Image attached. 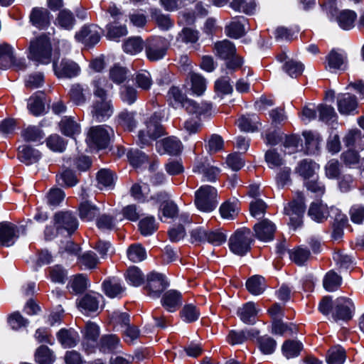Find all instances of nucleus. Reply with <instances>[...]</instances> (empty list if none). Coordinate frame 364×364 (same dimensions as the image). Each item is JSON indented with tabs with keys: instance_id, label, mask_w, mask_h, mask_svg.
<instances>
[{
	"instance_id": "obj_1",
	"label": "nucleus",
	"mask_w": 364,
	"mask_h": 364,
	"mask_svg": "<svg viewBox=\"0 0 364 364\" xmlns=\"http://www.w3.org/2000/svg\"><path fill=\"white\" fill-rule=\"evenodd\" d=\"M92 84L94 95L98 97L99 100L93 103L91 113L92 117L97 121L103 122L112 114L110 101L107 99V92L112 88V85L101 77L93 80Z\"/></svg>"
},
{
	"instance_id": "obj_2",
	"label": "nucleus",
	"mask_w": 364,
	"mask_h": 364,
	"mask_svg": "<svg viewBox=\"0 0 364 364\" xmlns=\"http://www.w3.org/2000/svg\"><path fill=\"white\" fill-rule=\"evenodd\" d=\"M52 47L49 38L41 36L30 42L28 58L38 63L48 65L51 62Z\"/></svg>"
},
{
	"instance_id": "obj_3",
	"label": "nucleus",
	"mask_w": 364,
	"mask_h": 364,
	"mask_svg": "<svg viewBox=\"0 0 364 364\" xmlns=\"http://www.w3.org/2000/svg\"><path fill=\"white\" fill-rule=\"evenodd\" d=\"M114 135V130L109 126H94L87 132L86 142L91 149H103L108 146Z\"/></svg>"
},
{
	"instance_id": "obj_4",
	"label": "nucleus",
	"mask_w": 364,
	"mask_h": 364,
	"mask_svg": "<svg viewBox=\"0 0 364 364\" xmlns=\"http://www.w3.org/2000/svg\"><path fill=\"white\" fill-rule=\"evenodd\" d=\"M217 190L208 185L202 186L195 193V205L203 212H211L218 205Z\"/></svg>"
},
{
	"instance_id": "obj_5",
	"label": "nucleus",
	"mask_w": 364,
	"mask_h": 364,
	"mask_svg": "<svg viewBox=\"0 0 364 364\" xmlns=\"http://www.w3.org/2000/svg\"><path fill=\"white\" fill-rule=\"evenodd\" d=\"M252 235L250 229L243 228L237 230L229 240L230 250L235 255L242 256L250 249Z\"/></svg>"
},
{
	"instance_id": "obj_6",
	"label": "nucleus",
	"mask_w": 364,
	"mask_h": 364,
	"mask_svg": "<svg viewBox=\"0 0 364 364\" xmlns=\"http://www.w3.org/2000/svg\"><path fill=\"white\" fill-rule=\"evenodd\" d=\"M163 128L159 124V117L154 114L146 122V127L139 132V141L141 146H147L163 134Z\"/></svg>"
},
{
	"instance_id": "obj_7",
	"label": "nucleus",
	"mask_w": 364,
	"mask_h": 364,
	"mask_svg": "<svg viewBox=\"0 0 364 364\" xmlns=\"http://www.w3.org/2000/svg\"><path fill=\"white\" fill-rule=\"evenodd\" d=\"M169 43L164 38L155 37L149 39L145 47L147 58L151 61L162 59L166 55Z\"/></svg>"
},
{
	"instance_id": "obj_8",
	"label": "nucleus",
	"mask_w": 364,
	"mask_h": 364,
	"mask_svg": "<svg viewBox=\"0 0 364 364\" xmlns=\"http://www.w3.org/2000/svg\"><path fill=\"white\" fill-rule=\"evenodd\" d=\"M355 311L352 301L346 297H338L333 303L332 315L335 320L348 321Z\"/></svg>"
},
{
	"instance_id": "obj_9",
	"label": "nucleus",
	"mask_w": 364,
	"mask_h": 364,
	"mask_svg": "<svg viewBox=\"0 0 364 364\" xmlns=\"http://www.w3.org/2000/svg\"><path fill=\"white\" fill-rule=\"evenodd\" d=\"M55 225L57 232H67L68 235L73 233L78 228V221L76 217L70 212H60L55 215Z\"/></svg>"
},
{
	"instance_id": "obj_10",
	"label": "nucleus",
	"mask_w": 364,
	"mask_h": 364,
	"mask_svg": "<svg viewBox=\"0 0 364 364\" xmlns=\"http://www.w3.org/2000/svg\"><path fill=\"white\" fill-rule=\"evenodd\" d=\"M168 286V283L162 274L152 272L147 276V283L145 288L148 295L151 298H159Z\"/></svg>"
},
{
	"instance_id": "obj_11",
	"label": "nucleus",
	"mask_w": 364,
	"mask_h": 364,
	"mask_svg": "<svg viewBox=\"0 0 364 364\" xmlns=\"http://www.w3.org/2000/svg\"><path fill=\"white\" fill-rule=\"evenodd\" d=\"M18 227L7 221L0 223V245L10 247L13 245L18 239Z\"/></svg>"
},
{
	"instance_id": "obj_12",
	"label": "nucleus",
	"mask_w": 364,
	"mask_h": 364,
	"mask_svg": "<svg viewBox=\"0 0 364 364\" xmlns=\"http://www.w3.org/2000/svg\"><path fill=\"white\" fill-rule=\"evenodd\" d=\"M53 70L58 77H74L80 74L79 65L73 60L63 59L59 65L54 60Z\"/></svg>"
},
{
	"instance_id": "obj_13",
	"label": "nucleus",
	"mask_w": 364,
	"mask_h": 364,
	"mask_svg": "<svg viewBox=\"0 0 364 364\" xmlns=\"http://www.w3.org/2000/svg\"><path fill=\"white\" fill-rule=\"evenodd\" d=\"M284 212L289 215L290 225L294 230L301 225L305 205L302 200L292 201L284 208Z\"/></svg>"
},
{
	"instance_id": "obj_14",
	"label": "nucleus",
	"mask_w": 364,
	"mask_h": 364,
	"mask_svg": "<svg viewBox=\"0 0 364 364\" xmlns=\"http://www.w3.org/2000/svg\"><path fill=\"white\" fill-rule=\"evenodd\" d=\"M75 37L77 41L85 46H94L100 39V28L95 25L85 26L75 34Z\"/></svg>"
},
{
	"instance_id": "obj_15",
	"label": "nucleus",
	"mask_w": 364,
	"mask_h": 364,
	"mask_svg": "<svg viewBox=\"0 0 364 364\" xmlns=\"http://www.w3.org/2000/svg\"><path fill=\"white\" fill-rule=\"evenodd\" d=\"M347 67V55L343 51L332 50L326 56V68L331 72L344 70Z\"/></svg>"
},
{
	"instance_id": "obj_16",
	"label": "nucleus",
	"mask_w": 364,
	"mask_h": 364,
	"mask_svg": "<svg viewBox=\"0 0 364 364\" xmlns=\"http://www.w3.org/2000/svg\"><path fill=\"white\" fill-rule=\"evenodd\" d=\"M255 237L264 242H268L274 238L276 230L275 225L269 220L264 219L254 225Z\"/></svg>"
},
{
	"instance_id": "obj_17",
	"label": "nucleus",
	"mask_w": 364,
	"mask_h": 364,
	"mask_svg": "<svg viewBox=\"0 0 364 364\" xmlns=\"http://www.w3.org/2000/svg\"><path fill=\"white\" fill-rule=\"evenodd\" d=\"M156 147L160 154L176 155L181 151L182 144L177 138L171 136L157 141Z\"/></svg>"
},
{
	"instance_id": "obj_18",
	"label": "nucleus",
	"mask_w": 364,
	"mask_h": 364,
	"mask_svg": "<svg viewBox=\"0 0 364 364\" xmlns=\"http://www.w3.org/2000/svg\"><path fill=\"white\" fill-rule=\"evenodd\" d=\"M100 336V328L99 326L92 322H88L85 325V328L83 331V341L82 346L86 351L91 352V349L93 348L97 344V339Z\"/></svg>"
},
{
	"instance_id": "obj_19",
	"label": "nucleus",
	"mask_w": 364,
	"mask_h": 364,
	"mask_svg": "<svg viewBox=\"0 0 364 364\" xmlns=\"http://www.w3.org/2000/svg\"><path fill=\"white\" fill-rule=\"evenodd\" d=\"M102 299V296L100 294L94 292L87 294L79 300L77 306L82 313L86 314L95 312L99 309Z\"/></svg>"
},
{
	"instance_id": "obj_20",
	"label": "nucleus",
	"mask_w": 364,
	"mask_h": 364,
	"mask_svg": "<svg viewBox=\"0 0 364 364\" xmlns=\"http://www.w3.org/2000/svg\"><path fill=\"white\" fill-rule=\"evenodd\" d=\"M338 109L341 114H353L358 106L355 96L349 93L341 94L338 97Z\"/></svg>"
},
{
	"instance_id": "obj_21",
	"label": "nucleus",
	"mask_w": 364,
	"mask_h": 364,
	"mask_svg": "<svg viewBox=\"0 0 364 364\" xmlns=\"http://www.w3.org/2000/svg\"><path fill=\"white\" fill-rule=\"evenodd\" d=\"M181 303V294L176 290H169L165 292L161 299L162 306L169 312L176 311Z\"/></svg>"
},
{
	"instance_id": "obj_22",
	"label": "nucleus",
	"mask_w": 364,
	"mask_h": 364,
	"mask_svg": "<svg viewBox=\"0 0 364 364\" xmlns=\"http://www.w3.org/2000/svg\"><path fill=\"white\" fill-rule=\"evenodd\" d=\"M259 311L258 307L253 302H247L237 311V314L242 322L252 325L256 321V316Z\"/></svg>"
},
{
	"instance_id": "obj_23",
	"label": "nucleus",
	"mask_w": 364,
	"mask_h": 364,
	"mask_svg": "<svg viewBox=\"0 0 364 364\" xmlns=\"http://www.w3.org/2000/svg\"><path fill=\"white\" fill-rule=\"evenodd\" d=\"M41 157V153L28 145H22L18 149V159L26 165L36 163Z\"/></svg>"
},
{
	"instance_id": "obj_24",
	"label": "nucleus",
	"mask_w": 364,
	"mask_h": 364,
	"mask_svg": "<svg viewBox=\"0 0 364 364\" xmlns=\"http://www.w3.org/2000/svg\"><path fill=\"white\" fill-rule=\"evenodd\" d=\"M246 18L243 16L236 17L225 26L227 36L232 38H239L245 34V24Z\"/></svg>"
},
{
	"instance_id": "obj_25",
	"label": "nucleus",
	"mask_w": 364,
	"mask_h": 364,
	"mask_svg": "<svg viewBox=\"0 0 364 364\" xmlns=\"http://www.w3.org/2000/svg\"><path fill=\"white\" fill-rule=\"evenodd\" d=\"M308 214L312 220L318 223H321L327 219L329 215V210L326 204H323L321 201L317 200L311 203Z\"/></svg>"
},
{
	"instance_id": "obj_26",
	"label": "nucleus",
	"mask_w": 364,
	"mask_h": 364,
	"mask_svg": "<svg viewBox=\"0 0 364 364\" xmlns=\"http://www.w3.org/2000/svg\"><path fill=\"white\" fill-rule=\"evenodd\" d=\"M335 18L340 28L348 31L354 27L357 14L352 10L345 9L339 11Z\"/></svg>"
},
{
	"instance_id": "obj_27",
	"label": "nucleus",
	"mask_w": 364,
	"mask_h": 364,
	"mask_svg": "<svg viewBox=\"0 0 364 364\" xmlns=\"http://www.w3.org/2000/svg\"><path fill=\"white\" fill-rule=\"evenodd\" d=\"M59 127L63 134L72 138L81 132L80 125L71 117H63L59 123Z\"/></svg>"
},
{
	"instance_id": "obj_28",
	"label": "nucleus",
	"mask_w": 364,
	"mask_h": 364,
	"mask_svg": "<svg viewBox=\"0 0 364 364\" xmlns=\"http://www.w3.org/2000/svg\"><path fill=\"white\" fill-rule=\"evenodd\" d=\"M30 18L35 26L39 28H44L50 23V13L46 9L35 8L31 14Z\"/></svg>"
},
{
	"instance_id": "obj_29",
	"label": "nucleus",
	"mask_w": 364,
	"mask_h": 364,
	"mask_svg": "<svg viewBox=\"0 0 364 364\" xmlns=\"http://www.w3.org/2000/svg\"><path fill=\"white\" fill-rule=\"evenodd\" d=\"M102 286L105 294L110 298L121 296L124 291L121 281L115 277L105 280Z\"/></svg>"
},
{
	"instance_id": "obj_30",
	"label": "nucleus",
	"mask_w": 364,
	"mask_h": 364,
	"mask_svg": "<svg viewBox=\"0 0 364 364\" xmlns=\"http://www.w3.org/2000/svg\"><path fill=\"white\" fill-rule=\"evenodd\" d=\"M188 112L196 114L197 117L209 114L212 106L208 102H202L198 104L192 100H186L183 104Z\"/></svg>"
},
{
	"instance_id": "obj_31",
	"label": "nucleus",
	"mask_w": 364,
	"mask_h": 364,
	"mask_svg": "<svg viewBox=\"0 0 364 364\" xmlns=\"http://www.w3.org/2000/svg\"><path fill=\"white\" fill-rule=\"evenodd\" d=\"M303 135L305 138V149L308 154H315L320 148L321 136L318 133L311 131L304 132Z\"/></svg>"
},
{
	"instance_id": "obj_32",
	"label": "nucleus",
	"mask_w": 364,
	"mask_h": 364,
	"mask_svg": "<svg viewBox=\"0 0 364 364\" xmlns=\"http://www.w3.org/2000/svg\"><path fill=\"white\" fill-rule=\"evenodd\" d=\"M99 214V208L89 201L81 203L79 206V216L83 221H92Z\"/></svg>"
},
{
	"instance_id": "obj_33",
	"label": "nucleus",
	"mask_w": 364,
	"mask_h": 364,
	"mask_svg": "<svg viewBox=\"0 0 364 364\" xmlns=\"http://www.w3.org/2000/svg\"><path fill=\"white\" fill-rule=\"evenodd\" d=\"M58 339L64 348H73L79 341L77 333L72 329H61L58 333Z\"/></svg>"
},
{
	"instance_id": "obj_34",
	"label": "nucleus",
	"mask_w": 364,
	"mask_h": 364,
	"mask_svg": "<svg viewBox=\"0 0 364 364\" xmlns=\"http://www.w3.org/2000/svg\"><path fill=\"white\" fill-rule=\"evenodd\" d=\"M235 45L228 40L215 44V54L222 59H229L235 54Z\"/></svg>"
},
{
	"instance_id": "obj_35",
	"label": "nucleus",
	"mask_w": 364,
	"mask_h": 364,
	"mask_svg": "<svg viewBox=\"0 0 364 364\" xmlns=\"http://www.w3.org/2000/svg\"><path fill=\"white\" fill-rule=\"evenodd\" d=\"M194 173L203 174L205 180L213 182L216 180L217 176L220 173V169L215 166L205 164L203 163H198L193 168Z\"/></svg>"
},
{
	"instance_id": "obj_36",
	"label": "nucleus",
	"mask_w": 364,
	"mask_h": 364,
	"mask_svg": "<svg viewBox=\"0 0 364 364\" xmlns=\"http://www.w3.org/2000/svg\"><path fill=\"white\" fill-rule=\"evenodd\" d=\"M346 358L345 349L341 346L331 348L326 354L328 364H343Z\"/></svg>"
},
{
	"instance_id": "obj_37",
	"label": "nucleus",
	"mask_w": 364,
	"mask_h": 364,
	"mask_svg": "<svg viewBox=\"0 0 364 364\" xmlns=\"http://www.w3.org/2000/svg\"><path fill=\"white\" fill-rule=\"evenodd\" d=\"M188 78L191 82V91L193 94L200 96L206 90V80L199 74L189 73Z\"/></svg>"
},
{
	"instance_id": "obj_38",
	"label": "nucleus",
	"mask_w": 364,
	"mask_h": 364,
	"mask_svg": "<svg viewBox=\"0 0 364 364\" xmlns=\"http://www.w3.org/2000/svg\"><path fill=\"white\" fill-rule=\"evenodd\" d=\"M43 97V94L42 92H37L28 99V109L33 115L38 116L43 113L45 106Z\"/></svg>"
},
{
	"instance_id": "obj_39",
	"label": "nucleus",
	"mask_w": 364,
	"mask_h": 364,
	"mask_svg": "<svg viewBox=\"0 0 364 364\" xmlns=\"http://www.w3.org/2000/svg\"><path fill=\"white\" fill-rule=\"evenodd\" d=\"M87 286V277L83 274H77L70 279L68 288L72 293L77 294L84 291Z\"/></svg>"
},
{
	"instance_id": "obj_40",
	"label": "nucleus",
	"mask_w": 364,
	"mask_h": 364,
	"mask_svg": "<svg viewBox=\"0 0 364 364\" xmlns=\"http://www.w3.org/2000/svg\"><path fill=\"white\" fill-rule=\"evenodd\" d=\"M237 124L242 131L253 132L257 129L258 117L256 114L242 116Z\"/></svg>"
},
{
	"instance_id": "obj_41",
	"label": "nucleus",
	"mask_w": 364,
	"mask_h": 364,
	"mask_svg": "<svg viewBox=\"0 0 364 364\" xmlns=\"http://www.w3.org/2000/svg\"><path fill=\"white\" fill-rule=\"evenodd\" d=\"M98 186L100 189H111L114 187L115 177L108 169H101L97 175Z\"/></svg>"
},
{
	"instance_id": "obj_42",
	"label": "nucleus",
	"mask_w": 364,
	"mask_h": 364,
	"mask_svg": "<svg viewBox=\"0 0 364 364\" xmlns=\"http://www.w3.org/2000/svg\"><path fill=\"white\" fill-rule=\"evenodd\" d=\"M318 168V165L315 162L304 159L299 164L296 171L304 178H309L314 176Z\"/></svg>"
},
{
	"instance_id": "obj_43",
	"label": "nucleus",
	"mask_w": 364,
	"mask_h": 364,
	"mask_svg": "<svg viewBox=\"0 0 364 364\" xmlns=\"http://www.w3.org/2000/svg\"><path fill=\"white\" fill-rule=\"evenodd\" d=\"M246 287L252 294H261L266 288L264 278L261 276L255 275L247 281Z\"/></svg>"
},
{
	"instance_id": "obj_44",
	"label": "nucleus",
	"mask_w": 364,
	"mask_h": 364,
	"mask_svg": "<svg viewBox=\"0 0 364 364\" xmlns=\"http://www.w3.org/2000/svg\"><path fill=\"white\" fill-rule=\"evenodd\" d=\"M55 21L57 25L66 30L72 29L75 22L73 14L68 9L60 11Z\"/></svg>"
},
{
	"instance_id": "obj_45",
	"label": "nucleus",
	"mask_w": 364,
	"mask_h": 364,
	"mask_svg": "<svg viewBox=\"0 0 364 364\" xmlns=\"http://www.w3.org/2000/svg\"><path fill=\"white\" fill-rule=\"evenodd\" d=\"M301 349V343L291 340L285 341L282 347L283 355L288 359L297 357L299 355Z\"/></svg>"
},
{
	"instance_id": "obj_46",
	"label": "nucleus",
	"mask_w": 364,
	"mask_h": 364,
	"mask_svg": "<svg viewBox=\"0 0 364 364\" xmlns=\"http://www.w3.org/2000/svg\"><path fill=\"white\" fill-rule=\"evenodd\" d=\"M117 124L124 129L132 131L136 125L134 113L127 110L121 112L117 117Z\"/></svg>"
},
{
	"instance_id": "obj_47",
	"label": "nucleus",
	"mask_w": 364,
	"mask_h": 364,
	"mask_svg": "<svg viewBox=\"0 0 364 364\" xmlns=\"http://www.w3.org/2000/svg\"><path fill=\"white\" fill-rule=\"evenodd\" d=\"M181 319L186 323H192L198 319L200 313L193 304H186L180 312Z\"/></svg>"
},
{
	"instance_id": "obj_48",
	"label": "nucleus",
	"mask_w": 364,
	"mask_h": 364,
	"mask_svg": "<svg viewBox=\"0 0 364 364\" xmlns=\"http://www.w3.org/2000/svg\"><path fill=\"white\" fill-rule=\"evenodd\" d=\"M257 344L260 351L265 355L273 353L277 347L276 341L267 335L258 337Z\"/></svg>"
},
{
	"instance_id": "obj_49",
	"label": "nucleus",
	"mask_w": 364,
	"mask_h": 364,
	"mask_svg": "<svg viewBox=\"0 0 364 364\" xmlns=\"http://www.w3.org/2000/svg\"><path fill=\"white\" fill-rule=\"evenodd\" d=\"M14 61V53L11 46L0 44V68H7Z\"/></svg>"
},
{
	"instance_id": "obj_50",
	"label": "nucleus",
	"mask_w": 364,
	"mask_h": 364,
	"mask_svg": "<svg viewBox=\"0 0 364 364\" xmlns=\"http://www.w3.org/2000/svg\"><path fill=\"white\" fill-rule=\"evenodd\" d=\"M35 360L38 364H52L55 356L47 346H41L36 350Z\"/></svg>"
},
{
	"instance_id": "obj_51",
	"label": "nucleus",
	"mask_w": 364,
	"mask_h": 364,
	"mask_svg": "<svg viewBox=\"0 0 364 364\" xmlns=\"http://www.w3.org/2000/svg\"><path fill=\"white\" fill-rule=\"evenodd\" d=\"M230 6L235 11L252 14L256 8V4L253 0H233Z\"/></svg>"
},
{
	"instance_id": "obj_52",
	"label": "nucleus",
	"mask_w": 364,
	"mask_h": 364,
	"mask_svg": "<svg viewBox=\"0 0 364 364\" xmlns=\"http://www.w3.org/2000/svg\"><path fill=\"white\" fill-rule=\"evenodd\" d=\"M127 253L129 259L133 262H141L146 257L145 249L139 244L132 245Z\"/></svg>"
},
{
	"instance_id": "obj_53",
	"label": "nucleus",
	"mask_w": 364,
	"mask_h": 364,
	"mask_svg": "<svg viewBox=\"0 0 364 364\" xmlns=\"http://www.w3.org/2000/svg\"><path fill=\"white\" fill-rule=\"evenodd\" d=\"M341 277L333 271L328 272L323 279V287L328 291L336 290L341 284Z\"/></svg>"
},
{
	"instance_id": "obj_54",
	"label": "nucleus",
	"mask_w": 364,
	"mask_h": 364,
	"mask_svg": "<svg viewBox=\"0 0 364 364\" xmlns=\"http://www.w3.org/2000/svg\"><path fill=\"white\" fill-rule=\"evenodd\" d=\"M239 208L237 202L227 201L222 204L220 213L223 218L227 220L234 219L238 214Z\"/></svg>"
},
{
	"instance_id": "obj_55",
	"label": "nucleus",
	"mask_w": 364,
	"mask_h": 364,
	"mask_svg": "<svg viewBox=\"0 0 364 364\" xmlns=\"http://www.w3.org/2000/svg\"><path fill=\"white\" fill-rule=\"evenodd\" d=\"M126 279L130 285L139 287L144 282V276L138 267H132L127 269Z\"/></svg>"
},
{
	"instance_id": "obj_56",
	"label": "nucleus",
	"mask_w": 364,
	"mask_h": 364,
	"mask_svg": "<svg viewBox=\"0 0 364 364\" xmlns=\"http://www.w3.org/2000/svg\"><path fill=\"white\" fill-rule=\"evenodd\" d=\"M289 254L290 259L298 265L304 264L310 256L309 250L301 247L290 250Z\"/></svg>"
},
{
	"instance_id": "obj_57",
	"label": "nucleus",
	"mask_w": 364,
	"mask_h": 364,
	"mask_svg": "<svg viewBox=\"0 0 364 364\" xmlns=\"http://www.w3.org/2000/svg\"><path fill=\"white\" fill-rule=\"evenodd\" d=\"M127 158L130 164L134 167H139L148 161L147 156L138 149H131L127 153Z\"/></svg>"
},
{
	"instance_id": "obj_58",
	"label": "nucleus",
	"mask_w": 364,
	"mask_h": 364,
	"mask_svg": "<svg viewBox=\"0 0 364 364\" xmlns=\"http://www.w3.org/2000/svg\"><path fill=\"white\" fill-rule=\"evenodd\" d=\"M142 41L139 37L129 38L123 45L124 51L131 55H135L141 51Z\"/></svg>"
},
{
	"instance_id": "obj_59",
	"label": "nucleus",
	"mask_w": 364,
	"mask_h": 364,
	"mask_svg": "<svg viewBox=\"0 0 364 364\" xmlns=\"http://www.w3.org/2000/svg\"><path fill=\"white\" fill-rule=\"evenodd\" d=\"M139 227L141 235L148 236L153 234L158 228L154 217H146L140 220Z\"/></svg>"
},
{
	"instance_id": "obj_60",
	"label": "nucleus",
	"mask_w": 364,
	"mask_h": 364,
	"mask_svg": "<svg viewBox=\"0 0 364 364\" xmlns=\"http://www.w3.org/2000/svg\"><path fill=\"white\" fill-rule=\"evenodd\" d=\"M71 101L77 105H82L86 100L85 90L80 85H73L69 92Z\"/></svg>"
},
{
	"instance_id": "obj_61",
	"label": "nucleus",
	"mask_w": 364,
	"mask_h": 364,
	"mask_svg": "<svg viewBox=\"0 0 364 364\" xmlns=\"http://www.w3.org/2000/svg\"><path fill=\"white\" fill-rule=\"evenodd\" d=\"M152 18L162 30H168L173 26V21L170 18L169 16L162 14L160 11L155 10L153 11Z\"/></svg>"
},
{
	"instance_id": "obj_62",
	"label": "nucleus",
	"mask_w": 364,
	"mask_h": 364,
	"mask_svg": "<svg viewBox=\"0 0 364 364\" xmlns=\"http://www.w3.org/2000/svg\"><path fill=\"white\" fill-rule=\"evenodd\" d=\"M46 145L53 151L63 152L65 149L66 142L59 135L53 134L46 139Z\"/></svg>"
},
{
	"instance_id": "obj_63",
	"label": "nucleus",
	"mask_w": 364,
	"mask_h": 364,
	"mask_svg": "<svg viewBox=\"0 0 364 364\" xmlns=\"http://www.w3.org/2000/svg\"><path fill=\"white\" fill-rule=\"evenodd\" d=\"M119 338L115 335H107L102 337L100 341V350L105 353L117 348Z\"/></svg>"
},
{
	"instance_id": "obj_64",
	"label": "nucleus",
	"mask_w": 364,
	"mask_h": 364,
	"mask_svg": "<svg viewBox=\"0 0 364 364\" xmlns=\"http://www.w3.org/2000/svg\"><path fill=\"white\" fill-rule=\"evenodd\" d=\"M267 205L261 199L255 198L250 203V211L252 216L261 218L266 212Z\"/></svg>"
}]
</instances>
